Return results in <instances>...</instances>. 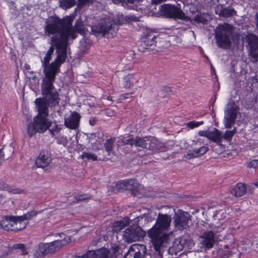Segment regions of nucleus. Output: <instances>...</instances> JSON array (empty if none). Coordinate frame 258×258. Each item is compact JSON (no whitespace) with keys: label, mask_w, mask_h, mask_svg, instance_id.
Segmentation results:
<instances>
[{"label":"nucleus","mask_w":258,"mask_h":258,"mask_svg":"<svg viewBox=\"0 0 258 258\" xmlns=\"http://www.w3.org/2000/svg\"><path fill=\"white\" fill-rule=\"evenodd\" d=\"M146 254V247L141 244L131 245L127 252L124 254V258H144Z\"/></svg>","instance_id":"nucleus-11"},{"label":"nucleus","mask_w":258,"mask_h":258,"mask_svg":"<svg viewBox=\"0 0 258 258\" xmlns=\"http://www.w3.org/2000/svg\"><path fill=\"white\" fill-rule=\"evenodd\" d=\"M134 140L135 138H127V137H123L121 139V142L124 145H130L131 146H134Z\"/></svg>","instance_id":"nucleus-41"},{"label":"nucleus","mask_w":258,"mask_h":258,"mask_svg":"<svg viewBox=\"0 0 258 258\" xmlns=\"http://www.w3.org/2000/svg\"><path fill=\"white\" fill-rule=\"evenodd\" d=\"M250 51L249 55L253 62H256L258 60V37L253 34H249L247 36Z\"/></svg>","instance_id":"nucleus-14"},{"label":"nucleus","mask_w":258,"mask_h":258,"mask_svg":"<svg viewBox=\"0 0 258 258\" xmlns=\"http://www.w3.org/2000/svg\"><path fill=\"white\" fill-rule=\"evenodd\" d=\"M116 186L118 188L120 189L131 190L134 196H136L138 192V189L140 186V184L136 180L130 179L123 180L117 183Z\"/></svg>","instance_id":"nucleus-16"},{"label":"nucleus","mask_w":258,"mask_h":258,"mask_svg":"<svg viewBox=\"0 0 258 258\" xmlns=\"http://www.w3.org/2000/svg\"><path fill=\"white\" fill-rule=\"evenodd\" d=\"M59 235L61 239H57L51 242L45 243V245L49 248L51 254L54 253L63 246L66 245L71 241L70 236H66L62 233H60Z\"/></svg>","instance_id":"nucleus-13"},{"label":"nucleus","mask_w":258,"mask_h":258,"mask_svg":"<svg viewBox=\"0 0 258 258\" xmlns=\"http://www.w3.org/2000/svg\"><path fill=\"white\" fill-rule=\"evenodd\" d=\"M108 249L104 247L95 251L96 258H109Z\"/></svg>","instance_id":"nucleus-36"},{"label":"nucleus","mask_w":258,"mask_h":258,"mask_svg":"<svg viewBox=\"0 0 258 258\" xmlns=\"http://www.w3.org/2000/svg\"><path fill=\"white\" fill-rule=\"evenodd\" d=\"M1 227L7 231H20L26 227V223H20L17 216H6L1 222Z\"/></svg>","instance_id":"nucleus-8"},{"label":"nucleus","mask_w":258,"mask_h":258,"mask_svg":"<svg viewBox=\"0 0 258 258\" xmlns=\"http://www.w3.org/2000/svg\"><path fill=\"white\" fill-rule=\"evenodd\" d=\"M92 2V0H78V6L80 7H82L87 3Z\"/></svg>","instance_id":"nucleus-49"},{"label":"nucleus","mask_w":258,"mask_h":258,"mask_svg":"<svg viewBox=\"0 0 258 258\" xmlns=\"http://www.w3.org/2000/svg\"><path fill=\"white\" fill-rule=\"evenodd\" d=\"M81 157L82 159H91L93 161L97 160V157L95 154L86 152H83Z\"/></svg>","instance_id":"nucleus-39"},{"label":"nucleus","mask_w":258,"mask_h":258,"mask_svg":"<svg viewBox=\"0 0 258 258\" xmlns=\"http://www.w3.org/2000/svg\"><path fill=\"white\" fill-rule=\"evenodd\" d=\"M41 211L38 212L35 210H32L22 216H17V217L20 223H25L23 222L24 221L31 219L33 217L36 216Z\"/></svg>","instance_id":"nucleus-32"},{"label":"nucleus","mask_w":258,"mask_h":258,"mask_svg":"<svg viewBox=\"0 0 258 258\" xmlns=\"http://www.w3.org/2000/svg\"><path fill=\"white\" fill-rule=\"evenodd\" d=\"M25 68L27 69V70H28L30 69V66L27 65V66H25Z\"/></svg>","instance_id":"nucleus-64"},{"label":"nucleus","mask_w":258,"mask_h":258,"mask_svg":"<svg viewBox=\"0 0 258 258\" xmlns=\"http://www.w3.org/2000/svg\"><path fill=\"white\" fill-rule=\"evenodd\" d=\"M42 97L36 99L34 103L38 111L37 115L33 118V121L27 125V133L32 137L36 133H44L51 124L47 119L48 107L58 105L60 98L58 92H50L44 93L41 91Z\"/></svg>","instance_id":"nucleus-3"},{"label":"nucleus","mask_w":258,"mask_h":258,"mask_svg":"<svg viewBox=\"0 0 258 258\" xmlns=\"http://www.w3.org/2000/svg\"><path fill=\"white\" fill-rule=\"evenodd\" d=\"M109 258H117L121 253V249L117 245H113L111 248L108 249Z\"/></svg>","instance_id":"nucleus-33"},{"label":"nucleus","mask_w":258,"mask_h":258,"mask_svg":"<svg viewBox=\"0 0 258 258\" xmlns=\"http://www.w3.org/2000/svg\"><path fill=\"white\" fill-rule=\"evenodd\" d=\"M91 197L92 196L89 194H82L77 196L76 199L77 202L84 201L90 199Z\"/></svg>","instance_id":"nucleus-44"},{"label":"nucleus","mask_w":258,"mask_h":258,"mask_svg":"<svg viewBox=\"0 0 258 258\" xmlns=\"http://www.w3.org/2000/svg\"><path fill=\"white\" fill-rule=\"evenodd\" d=\"M148 142L147 149L151 151L152 153L164 152L166 150L165 145L154 138H149Z\"/></svg>","instance_id":"nucleus-19"},{"label":"nucleus","mask_w":258,"mask_h":258,"mask_svg":"<svg viewBox=\"0 0 258 258\" xmlns=\"http://www.w3.org/2000/svg\"><path fill=\"white\" fill-rule=\"evenodd\" d=\"M105 114L108 116H112L114 115V112L112 110L107 109L105 110Z\"/></svg>","instance_id":"nucleus-53"},{"label":"nucleus","mask_w":258,"mask_h":258,"mask_svg":"<svg viewBox=\"0 0 258 258\" xmlns=\"http://www.w3.org/2000/svg\"><path fill=\"white\" fill-rule=\"evenodd\" d=\"M148 138L136 137L134 140V146L137 147L147 149Z\"/></svg>","instance_id":"nucleus-30"},{"label":"nucleus","mask_w":258,"mask_h":258,"mask_svg":"<svg viewBox=\"0 0 258 258\" xmlns=\"http://www.w3.org/2000/svg\"><path fill=\"white\" fill-rule=\"evenodd\" d=\"M49 131H50V134L52 136H55L56 133L54 131L52 132V128L51 130H49Z\"/></svg>","instance_id":"nucleus-59"},{"label":"nucleus","mask_w":258,"mask_h":258,"mask_svg":"<svg viewBox=\"0 0 258 258\" xmlns=\"http://www.w3.org/2000/svg\"><path fill=\"white\" fill-rule=\"evenodd\" d=\"M235 133V130L226 131L224 135H222V139H224L227 141H230Z\"/></svg>","instance_id":"nucleus-38"},{"label":"nucleus","mask_w":258,"mask_h":258,"mask_svg":"<svg viewBox=\"0 0 258 258\" xmlns=\"http://www.w3.org/2000/svg\"><path fill=\"white\" fill-rule=\"evenodd\" d=\"M0 189L8 191L14 194L21 193L22 190L18 188H13L2 180H0Z\"/></svg>","instance_id":"nucleus-29"},{"label":"nucleus","mask_w":258,"mask_h":258,"mask_svg":"<svg viewBox=\"0 0 258 258\" xmlns=\"http://www.w3.org/2000/svg\"><path fill=\"white\" fill-rule=\"evenodd\" d=\"M229 191L233 196L236 197H241L245 194L246 187L244 184L239 182L230 187Z\"/></svg>","instance_id":"nucleus-21"},{"label":"nucleus","mask_w":258,"mask_h":258,"mask_svg":"<svg viewBox=\"0 0 258 258\" xmlns=\"http://www.w3.org/2000/svg\"><path fill=\"white\" fill-rule=\"evenodd\" d=\"M171 221L170 216L159 213L155 224L148 231V236L151 239L155 253L160 258H165L164 254L166 255L165 248L172 234V232H166L169 230Z\"/></svg>","instance_id":"nucleus-4"},{"label":"nucleus","mask_w":258,"mask_h":258,"mask_svg":"<svg viewBox=\"0 0 258 258\" xmlns=\"http://www.w3.org/2000/svg\"><path fill=\"white\" fill-rule=\"evenodd\" d=\"M12 249L10 247L0 245V258L9 257Z\"/></svg>","instance_id":"nucleus-34"},{"label":"nucleus","mask_w":258,"mask_h":258,"mask_svg":"<svg viewBox=\"0 0 258 258\" xmlns=\"http://www.w3.org/2000/svg\"><path fill=\"white\" fill-rule=\"evenodd\" d=\"M145 235V231L140 227L134 225L125 229L123 237L125 241L129 243L138 241Z\"/></svg>","instance_id":"nucleus-10"},{"label":"nucleus","mask_w":258,"mask_h":258,"mask_svg":"<svg viewBox=\"0 0 258 258\" xmlns=\"http://www.w3.org/2000/svg\"><path fill=\"white\" fill-rule=\"evenodd\" d=\"M51 160V156L48 151L42 150L36 159L35 165L37 167L44 168L50 163Z\"/></svg>","instance_id":"nucleus-18"},{"label":"nucleus","mask_w":258,"mask_h":258,"mask_svg":"<svg viewBox=\"0 0 258 258\" xmlns=\"http://www.w3.org/2000/svg\"><path fill=\"white\" fill-rule=\"evenodd\" d=\"M114 142V138H110L109 139H107L104 144V147L105 148V149L108 152V155L112 151Z\"/></svg>","instance_id":"nucleus-37"},{"label":"nucleus","mask_w":258,"mask_h":258,"mask_svg":"<svg viewBox=\"0 0 258 258\" xmlns=\"http://www.w3.org/2000/svg\"><path fill=\"white\" fill-rule=\"evenodd\" d=\"M177 6L174 5L164 4L160 6V15L167 18L174 20L180 19L186 22H191V18L186 16L180 8V4H177Z\"/></svg>","instance_id":"nucleus-6"},{"label":"nucleus","mask_w":258,"mask_h":258,"mask_svg":"<svg viewBox=\"0 0 258 258\" xmlns=\"http://www.w3.org/2000/svg\"><path fill=\"white\" fill-rule=\"evenodd\" d=\"M132 94V93H131V94H129V93H126L125 94V95L124 96V97L125 98H132L133 97V96H132L131 95Z\"/></svg>","instance_id":"nucleus-56"},{"label":"nucleus","mask_w":258,"mask_h":258,"mask_svg":"<svg viewBox=\"0 0 258 258\" xmlns=\"http://www.w3.org/2000/svg\"><path fill=\"white\" fill-rule=\"evenodd\" d=\"M73 21L71 18L60 19L56 16L49 17L45 22L44 34L49 37L56 35L68 47L70 37L74 40L77 36V33L85 35L87 31L81 18L76 20L74 27Z\"/></svg>","instance_id":"nucleus-2"},{"label":"nucleus","mask_w":258,"mask_h":258,"mask_svg":"<svg viewBox=\"0 0 258 258\" xmlns=\"http://www.w3.org/2000/svg\"><path fill=\"white\" fill-rule=\"evenodd\" d=\"M191 220L190 216L185 212L175 214L174 217V224L176 229L183 230L188 227L189 221Z\"/></svg>","instance_id":"nucleus-12"},{"label":"nucleus","mask_w":258,"mask_h":258,"mask_svg":"<svg viewBox=\"0 0 258 258\" xmlns=\"http://www.w3.org/2000/svg\"><path fill=\"white\" fill-rule=\"evenodd\" d=\"M59 1L60 7L64 9L70 8L76 4L75 0H59Z\"/></svg>","instance_id":"nucleus-35"},{"label":"nucleus","mask_w":258,"mask_h":258,"mask_svg":"<svg viewBox=\"0 0 258 258\" xmlns=\"http://www.w3.org/2000/svg\"><path fill=\"white\" fill-rule=\"evenodd\" d=\"M178 239H179V241L181 243V245L183 246V248L186 247L189 248L193 245L192 240L188 234L183 235L178 237Z\"/></svg>","instance_id":"nucleus-28"},{"label":"nucleus","mask_w":258,"mask_h":258,"mask_svg":"<svg viewBox=\"0 0 258 258\" xmlns=\"http://www.w3.org/2000/svg\"><path fill=\"white\" fill-rule=\"evenodd\" d=\"M159 38L156 36L149 35L144 38V40L141 42V46L143 48L148 49L150 47L156 46L157 42V39Z\"/></svg>","instance_id":"nucleus-23"},{"label":"nucleus","mask_w":258,"mask_h":258,"mask_svg":"<svg viewBox=\"0 0 258 258\" xmlns=\"http://www.w3.org/2000/svg\"><path fill=\"white\" fill-rule=\"evenodd\" d=\"M51 46L41 60L44 76L41 86L44 93L50 92H58L54 86L56 75L60 72V67L65 61L67 46L56 35L50 39Z\"/></svg>","instance_id":"nucleus-1"},{"label":"nucleus","mask_w":258,"mask_h":258,"mask_svg":"<svg viewBox=\"0 0 258 258\" xmlns=\"http://www.w3.org/2000/svg\"><path fill=\"white\" fill-rule=\"evenodd\" d=\"M208 139L217 144H219L222 139V133L218 129L213 128L212 131H209Z\"/></svg>","instance_id":"nucleus-22"},{"label":"nucleus","mask_w":258,"mask_h":258,"mask_svg":"<svg viewBox=\"0 0 258 258\" xmlns=\"http://www.w3.org/2000/svg\"><path fill=\"white\" fill-rule=\"evenodd\" d=\"M4 196L2 194H0V204L1 203L3 199Z\"/></svg>","instance_id":"nucleus-60"},{"label":"nucleus","mask_w":258,"mask_h":258,"mask_svg":"<svg viewBox=\"0 0 258 258\" xmlns=\"http://www.w3.org/2000/svg\"><path fill=\"white\" fill-rule=\"evenodd\" d=\"M126 18L130 21H134V22L140 21V17H136L135 15L126 16Z\"/></svg>","instance_id":"nucleus-48"},{"label":"nucleus","mask_w":258,"mask_h":258,"mask_svg":"<svg viewBox=\"0 0 258 258\" xmlns=\"http://www.w3.org/2000/svg\"><path fill=\"white\" fill-rule=\"evenodd\" d=\"M255 20H256V27L258 29V12H256L255 15Z\"/></svg>","instance_id":"nucleus-57"},{"label":"nucleus","mask_w":258,"mask_h":258,"mask_svg":"<svg viewBox=\"0 0 258 258\" xmlns=\"http://www.w3.org/2000/svg\"><path fill=\"white\" fill-rule=\"evenodd\" d=\"M171 91V89L170 87L168 86L164 87L161 90L160 93L163 94L164 93H168Z\"/></svg>","instance_id":"nucleus-52"},{"label":"nucleus","mask_w":258,"mask_h":258,"mask_svg":"<svg viewBox=\"0 0 258 258\" xmlns=\"http://www.w3.org/2000/svg\"><path fill=\"white\" fill-rule=\"evenodd\" d=\"M119 1L122 3L126 4V0H119Z\"/></svg>","instance_id":"nucleus-61"},{"label":"nucleus","mask_w":258,"mask_h":258,"mask_svg":"<svg viewBox=\"0 0 258 258\" xmlns=\"http://www.w3.org/2000/svg\"><path fill=\"white\" fill-rule=\"evenodd\" d=\"M81 115L76 111L72 112L68 117L64 118V125L71 130H76L79 126Z\"/></svg>","instance_id":"nucleus-17"},{"label":"nucleus","mask_w":258,"mask_h":258,"mask_svg":"<svg viewBox=\"0 0 258 258\" xmlns=\"http://www.w3.org/2000/svg\"><path fill=\"white\" fill-rule=\"evenodd\" d=\"M215 230L212 231L204 232L199 237L200 243L201 247L205 249H210L213 247L215 242V238L214 236V233Z\"/></svg>","instance_id":"nucleus-15"},{"label":"nucleus","mask_w":258,"mask_h":258,"mask_svg":"<svg viewBox=\"0 0 258 258\" xmlns=\"http://www.w3.org/2000/svg\"><path fill=\"white\" fill-rule=\"evenodd\" d=\"M118 30V25L109 20H101L97 25L91 27L92 32L94 35L102 34L114 37Z\"/></svg>","instance_id":"nucleus-7"},{"label":"nucleus","mask_w":258,"mask_h":258,"mask_svg":"<svg viewBox=\"0 0 258 258\" xmlns=\"http://www.w3.org/2000/svg\"><path fill=\"white\" fill-rule=\"evenodd\" d=\"M216 14L221 17L229 18L236 15V12L231 8H224L222 5L218 6L215 9Z\"/></svg>","instance_id":"nucleus-20"},{"label":"nucleus","mask_w":258,"mask_h":258,"mask_svg":"<svg viewBox=\"0 0 258 258\" xmlns=\"http://www.w3.org/2000/svg\"><path fill=\"white\" fill-rule=\"evenodd\" d=\"M248 166L249 167L256 168L258 166V160H253L251 161L248 163Z\"/></svg>","instance_id":"nucleus-47"},{"label":"nucleus","mask_w":258,"mask_h":258,"mask_svg":"<svg viewBox=\"0 0 258 258\" xmlns=\"http://www.w3.org/2000/svg\"><path fill=\"white\" fill-rule=\"evenodd\" d=\"M214 229L215 230V232L214 233V236L215 238V237H218L220 236V235L217 234L218 233L221 232L222 230H223V228L222 227H219L217 226H214L211 228V230L209 231H213Z\"/></svg>","instance_id":"nucleus-46"},{"label":"nucleus","mask_w":258,"mask_h":258,"mask_svg":"<svg viewBox=\"0 0 258 258\" xmlns=\"http://www.w3.org/2000/svg\"><path fill=\"white\" fill-rule=\"evenodd\" d=\"M13 248L15 249H19L22 250V254L23 255L27 254L28 252L25 248V246L24 244H15L13 246Z\"/></svg>","instance_id":"nucleus-43"},{"label":"nucleus","mask_w":258,"mask_h":258,"mask_svg":"<svg viewBox=\"0 0 258 258\" xmlns=\"http://www.w3.org/2000/svg\"><path fill=\"white\" fill-rule=\"evenodd\" d=\"M80 258H96L95 250H89Z\"/></svg>","instance_id":"nucleus-45"},{"label":"nucleus","mask_w":258,"mask_h":258,"mask_svg":"<svg viewBox=\"0 0 258 258\" xmlns=\"http://www.w3.org/2000/svg\"><path fill=\"white\" fill-rule=\"evenodd\" d=\"M97 119L95 117H92L89 119V122L91 126H93L96 124Z\"/></svg>","instance_id":"nucleus-54"},{"label":"nucleus","mask_w":258,"mask_h":258,"mask_svg":"<svg viewBox=\"0 0 258 258\" xmlns=\"http://www.w3.org/2000/svg\"><path fill=\"white\" fill-rule=\"evenodd\" d=\"M203 121H191L187 122L185 125L186 127H189L190 129L194 128L195 127H197L199 126L200 125L203 124Z\"/></svg>","instance_id":"nucleus-40"},{"label":"nucleus","mask_w":258,"mask_h":258,"mask_svg":"<svg viewBox=\"0 0 258 258\" xmlns=\"http://www.w3.org/2000/svg\"><path fill=\"white\" fill-rule=\"evenodd\" d=\"M183 246L179 241V239L176 238L172 242V246H170L168 249V253L170 255H176L178 252L183 249Z\"/></svg>","instance_id":"nucleus-25"},{"label":"nucleus","mask_w":258,"mask_h":258,"mask_svg":"<svg viewBox=\"0 0 258 258\" xmlns=\"http://www.w3.org/2000/svg\"><path fill=\"white\" fill-rule=\"evenodd\" d=\"M233 33L232 26L228 23L217 27L215 30V37L218 46L223 49H229Z\"/></svg>","instance_id":"nucleus-5"},{"label":"nucleus","mask_w":258,"mask_h":258,"mask_svg":"<svg viewBox=\"0 0 258 258\" xmlns=\"http://www.w3.org/2000/svg\"><path fill=\"white\" fill-rule=\"evenodd\" d=\"M45 245V243H40L38 245L36 251L39 256L43 257L47 254H51L49 248Z\"/></svg>","instance_id":"nucleus-31"},{"label":"nucleus","mask_w":258,"mask_h":258,"mask_svg":"<svg viewBox=\"0 0 258 258\" xmlns=\"http://www.w3.org/2000/svg\"><path fill=\"white\" fill-rule=\"evenodd\" d=\"M209 131H200L198 133L199 136L201 137H205L208 138Z\"/></svg>","instance_id":"nucleus-51"},{"label":"nucleus","mask_w":258,"mask_h":258,"mask_svg":"<svg viewBox=\"0 0 258 258\" xmlns=\"http://www.w3.org/2000/svg\"><path fill=\"white\" fill-rule=\"evenodd\" d=\"M62 130V126L61 125H55L54 127L52 128V132L54 131L56 134H58Z\"/></svg>","instance_id":"nucleus-50"},{"label":"nucleus","mask_w":258,"mask_h":258,"mask_svg":"<svg viewBox=\"0 0 258 258\" xmlns=\"http://www.w3.org/2000/svg\"><path fill=\"white\" fill-rule=\"evenodd\" d=\"M133 79V75L130 74L128 75L124 78V81L125 82V84L124 85L125 88H130L132 84V80Z\"/></svg>","instance_id":"nucleus-42"},{"label":"nucleus","mask_w":258,"mask_h":258,"mask_svg":"<svg viewBox=\"0 0 258 258\" xmlns=\"http://www.w3.org/2000/svg\"><path fill=\"white\" fill-rule=\"evenodd\" d=\"M209 18L210 16L208 13H200L195 16L192 19H191V21H194L197 23L206 25L207 24Z\"/></svg>","instance_id":"nucleus-26"},{"label":"nucleus","mask_w":258,"mask_h":258,"mask_svg":"<svg viewBox=\"0 0 258 258\" xmlns=\"http://www.w3.org/2000/svg\"><path fill=\"white\" fill-rule=\"evenodd\" d=\"M254 185L255 186L258 187V181H257V182H255V183H254Z\"/></svg>","instance_id":"nucleus-63"},{"label":"nucleus","mask_w":258,"mask_h":258,"mask_svg":"<svg viewBox=\"0 0 258 258\" xmlns=\"http://www.w3.org/2000/svg\"><path fill=\"white\" fill-rule=\"evenodd\" d=\"M135 2H136L135 0H126V4H133Z\"/></svg>","instance_id":"nucleus-58"},{"label":"nucleus","mask_w":258,"mask_h":258,"mask_svg":"<svg viewBox=\"0 0 258 258\" xmlns=\"http://www.w3.org/2000/svg\"><path fill=\"white\" fill-rule=\"evenodd\" d=\"M166 0H151L152 4H158L161 3Z\"/></svg>","instance_id":"nucleus-55"},{"label":"nucleus","mask_w":258,"mask_h":258,"mask_svg":"<svg viewBox=\"0 0 258 258\" xmlns=\"http://www.w3.org/2000/svg\"><path fill=\"white\" fill-rule=\"evenodd\" d=\"M107 99L108 100H112V97L111 96H108Z\"/></svg>","instance_id":"nucleus-62"},{"label":"nucleus","mask_w":258,"mask_h":258,"mask_svg":"<svg viewBox=\"0 0 258 258\" xmlns=\"http://www.w3.org/2000/svg\"><path fill=\"white\" fill-rule=\"evenodd\" d=\"M208 150L209 148L208 147L203 146L199 149H195L191 152L185 155V157L188 159L198 157L205 154Z\"/></svg>","instance_id":"nucleus-24"},{"label":"nucleus","mask_w":258,"mask_h":258,"mask_svg":"<svg viewBox=\"0 0 258 258\" xmlns=\"http://www.w3.org/2000/svg\"><path fill=\"white\" fill-rule=\"evenodd\" d=\"M238 113V107L233 101H230L227 105L225 111L224 124L226 128H229L235 123V120Z\"/></svg>","instance_id":"nucleus-9"},{"label":"nucleus","mask_w":258,"mask_h":258,"mask_svg":"<svg viewBox=\"0 0 258 258\" xmlns=\"http://www.w3.org/2000/svg\"><path fill=\"white\" fill-rule=\"evenodd\" d=\"M128 224L127 220L125 219L115 222L112 225V231L114 232L118 233L124 229Z\"/></svg>","instance_id":"nucleus-27"}]
</instances>
